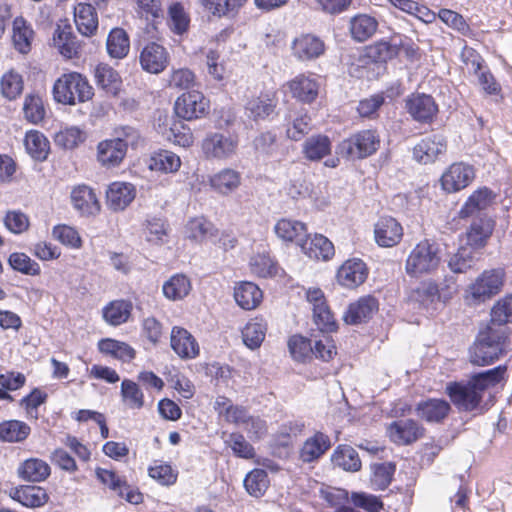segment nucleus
<instances>
[{"instance_id": "obj_42", "label": "nucleus", "mask_w": 512, "mask_h": 512, "mask_svg": "<svg viewBox=\"0 0 512 512\" xmlns=\"http://www.w3.org/2000/svg\"><path fill=\"white\" fill-rule=\"evenodd\" d=\"M94 76L97 86L107 93L116 94L119 90L121 79L111 66L103 63L97 65Z\"/></svg>"}, {"instance_id": "obj_32", "label": "nucleus", "mask_w": 512, "mask_h": 512, "mask_svg": "<svg viewBox=\"0 0 512 512\" xmlns=\"http://www.w3.org/2000/svg\"><path fill=\"white\" fill-rule=\"evenodd\" d=\"M262 297V291L252 282H241L234 290L235 301L245 310L255 309L260 304Z\"/></svg>"}, {"instance_id": "obj_60", "label": "nucleus", "mask_w": 512, "mask_h": 512, "mask_svg": "<svg viewBox=\"0 0 512 512\" xmlns=\"http://www.w3.org/2000/svg\"><path fill=\"white\" fill-rule=\"evenodd\" d=\"M395 471V466L391 463L375 464L373 466V475L371 483L377 490L386 489L391 483L392 476Z\"/></svg>"}, {"instance_id": "obj_29", "label": "nucleus", "mask_w": 512, "mask_h": 512, "mask_svg": "<svg viewBox=\"0 0 512 512\" xmlns=\"http://www.w3.org/2000/svg\"><path fill=\"white\" fill-rule=\"evenodd\" d=\"M332 143L328 136L323 134L308 137L302 145V153L309 161H320L331 153Z\"/></svg>"}, {"instance_id": "obj_56", "label": "nucleus", "mask_w": 512, "mask_h": 512, "mask_svg": "<svg viewBox=\"0 0 512 512\" xmlns=\"http://www.w3.org/2000/svg\"><path fill=\"white\" fill-rule=\"evenodd\" d=\"M85 140V134L78 127H68L55 134L56 145L65 149H73Z\"/></svg>"}, {"instance_id": "obj_11", "label": "nucleus", "mask_w": 512, "mask_h": 512, "mask_svg": "<svg viewBox=\"0 0 512 512\" xmlns=\"http://www.w3.org/2000/svg\"><path fill=\"white\" fill-rule=\"evenodd\" d=\"M170 345L172 350L183 360L196 358L200 347L195 337L185 328L174 326L171 330Z\"/></svg>"}, {"instance_id": "obj_40", "label": "nucleus", "mask_w": 512, "mask_h": 512, "mask_svg": "<svg viewBox=\"0 0 512 512\" xmlns=\"http://www.w3.org/2000/svg\"><path fill=\"white\" fill-rule=\"evenodd\" d=\"M377 27V20L366 14L356 15L350 21L351 35L358 42L366 41L372 37L376 32Z\"/></svg>"}, {"instance_id": "obj_10", "label": "nucleus", "mask_w": 512, "mask_h": 512, "mask_svg": "<svg viewBox=\"0 0 512 512\" xmlns=\"http://www.w3.org/2000/svg\"><path fill=\"white\" fill-rule=\"evenodd\" d=\"M424 429L412 419L393 421L387 427L390 440L398 445H408L422 437Z\"/></svg>"}, {"instance_id": "obj_14", "label": "nucleus", "mask_w": 512, "mask_h": 512, "mask_svg": "<svg viewBox=\"0 0 512 512\" xmlns=\"http://www.w3.org/2000/svg\"><path fill=\"white\" fill-rule=\"evenodd\" d=\"M139 60L144 71L159 74L168 66L169 54L162 45L152 42L142 49Z\"/></svg>"}, {"instance_id": "obj_35", "label": "nucleus", "mask_w": 512, "mask_h": 512, "mask_svg": "<svg viewBox=\"0 0 512 512\" xmlns=\"http://www.w3.org/2000/svg\"><path fill=\"white\" fill-rule=\"evenodd\" d=\"M19 476L26 481L41 482L50 475V466L42 459L30 458L18 468Z\"/></svg>"}, {"instance_id": "obj_61", "label": "nucleus", "mask_w": 512, "mask_h": 512, "mask_svg": "<svg viewBox=\"0 0 512 512\" xmlns=\"http://www.w3.org/2000/svg\"><path fill=\"white\" fill-rule=\"evenodd\" d=\"M23 111L25 118L33 124L39 123L45 116L42 99L36 95H29L25 98Z\"/></svg>"}, {"instance_id": "obj_44", "label": "nucleus", "mask_w": 512, "mask_h": 512, "mask_svg": "<svg viewBox=\"0 0 512 512\" xmlns=\"http://www.w3.org/2000/svg\"><path fill=\"white\" fill-rule=\"evenodd\" d=\"M106 47L110 57L115 59L124 58L130 48L128 35L121 28L112 29L108 35Z\"/></svg>"}, {"instance_id": "obj_50", "label": "nucleus", "mask_w": 512, "mask_h": 512, "mask_svg": "<svg viewBox=\"0 0 512 512\" xmlns=\"http://www.w3.org/2000/svg\"><path fill=\"white\" fill-rule=\"evenodd\" d=\"M512 322V294L498 300L491 310V323L496 327H504Z\"/></svg>"}, {"instance_id": "obj_1", "label": "nucleus", "mask_w": 512, "mask_h": 512, "mask_svg": "<svg viewBox=\"0 0 512 512\" xmlns=\"http://www.w3.org/2000/svg\"><path fill=\"white\" fill-rule=\"evenodd\" d=\"M505 372L506 366L499 365L475 374L467 383L451 382L446 386V393L459 411H473L479 407L483 393L488 388L500 383Z\"/></svg>"}, {"instance_id": "obj_9", "label": "nucleus", "mask_w": 512, "mask_h": 512, "mask_svg": "<svg viewBox=\"0 0 512 512\" xmlns=\"http://www.w3.org/2000/svg\"><path fill=\"white\" fill-rule=\"evenodd\" d=\"M97 479L110 490L117 493L131 504H139L142 502V494L138 491L130 489L127 482L119 477L114 471L105 468H96Z\"/></svg>"}, {"instance_id": "obj_48", "label": "nucleus", "mask_w": 512, "mask_h": 512, "mask_svg": "<svg viewBox=\"0 0 512 512\" xmlns=\"http://www.w3.org/2000/svg\"><path fill=\"white\" fill-rule=\"evenodd\" d=\"M493 193L486 187L476 190L466 201L460 211L462 217H468L479 210L486 209L493 200Z\"/></svg>"}, {"instance_id": "obj_24", "label": "nucleus", "mask_w": 512, "mask_h": 512, "mask_svg": "<svg viewBox=\"0 0 512 512\" xmlns=\"http://www.w3.org/2000/svg\"><path fill=\"white\" fill-rule=\"evenodd\" d=\"M277 100L269 94H262L247 101L245 106L246 115L254 121L268 119L274 114Z\"/></svg>"}, {"instance_id": "obj_37", "label": "nucleus", "mask_w": 512, "mask_h": 512, "mask_svg": "<svg viewBox=\"0 0 512 512\" xmlns=\"http://www.w3.org/2000/svg\"><path fill=\"white\" fill-rule=\"evenodd\" d=\"M31 433L30 426L20 420H5L0 423V441L8 443H20L28 438Z\"/></svg>"}, {"instance_id": "obj_41", "label": "nucleus", "mask_w": 512, "mask_h": 512, "mask_svg": "<svg viewBox=\"0 0 512 512\" xmlns=\"http://www.w3.org/2000/svg\"><path fill=\"white\" fill-rule=\"evenodd\" d=\"M331 461L345 471L356 472L361 468V460L357 451L348 445H340L332 454Z\"/></svg>"}, {"instance_id": "obj_64", "label": "nucleus", "mask_w": 512, "mask_h": 512, "mask_svg": "<svg viewBox=\"0 0 512 512\" xmlns=\"http://www.w3.org/2000/svg\"><path fill=\"white\" fill-rule=\"evenodd\" d=\"M288 347L292 357L297 361H305L313 352L310 340L299 335L289 339Z\"/></svg>"}, {"instance_id": "obj_16", "label": "nucleus", "mask_w": 512, "mask_h": 512, "mask_svg": "<svg viewBox=\"0 0 512 512\" xmlns=\"http://www.w3.org/2000/svg\"><path fill=\"white\" fill-rule=\"evenodd\" d=\"M368 275L366 264L360 259H349L338 269L337 281L346 288H355L365 282Z\"/></svg>"}, {"instance_id": "obj_52", "label": "nucleus", "mask_w": 512, "mask_h": 512, "mask_svg": "<svg viewBox=\"0 0 512 512\" xmlns=\"http://www.w3.org/2000/svg\"><path fill=\"white\" fill-rule=\"evenodd\" d=\"M269 480L267 472L263 469H254L244 479L247 492L255 497L261 496L268 488Z\"/></svg>"}, {"instance_id": "obj_12", "label": "nucleus", "mask_w": 512, "mask_h": 512, "mask_svg": "<svg viewBox=\"0 0 512 512\" xmlns=\"http://www.w3.org/2000/svg\"><path fill=\"white\" fill-rule=\"evenodd\" d=\"M206 110L207 101L198 91L184 93L175 102L176 114L186 120L199 118L206 113Z\"/></svg>"}, {"instance_id": "obj_18", "label": "nucleus", "mask_w": 512, "mask_h": 512, "mask_svg": "<svg viewBox=\"0 0 512 512\" xmlns=\"http://www.w3.org/2000/svg\"><path fill=\"white\" fill-rule=\"evenodd\" d=\"M126 153L125 144L115 138L103 140L97 145V161L106 168L119 166Z\"/></svg>"}, {"instance_id": "obj_34", "label": "nucleus", "mask_w": 512, "mask_h": 512, "mask_svg": "<svg viewBox=\"0 0 512 512\" xmlns=\"http://www.w3.org/2000/svg\"><path fill=\"white\" fill-rule=\"evenodd\" d=\"M12 499L18 501L26 507H40L48 501V495L42 487L24 485L20 488H16L11 493Z\"/></svg>"}, {"instance_id": "obj_26", "label": "nucleus", "mask_w": 512, "mask_h": 512, "mask_svg": "<svg viewBox=\"0 0 512 512\" xmlns=\"http://www.w3.org/2000/svg\"><path fill=\"white\" fill-rule=\"evenodd\" d=\"M210 186L221 195H229L241 185V174L232 168H224L209 178Z\"/></svg>"}, {"instance_id": "obj_39", "label": "nucleus", "mask_w": 512, "mask_h": 512, "mask_svg": "<svg viewBox=\"0 0 512 512\" xmlns=\"http://www.w3.org/2000/svg\"><path fill=\"white\" fill-rule=\"evenodd\" d=\"M148 167L152 171L175 173L181 167V159L174 152L160 150L151 155Z\"/></svg>"}, {"instance_id": "obj_17", "label": "nucleus", "mask_w": 512, "mask_h": 512, "mask_svg": "<svg viewBox=\"0 0 512 512\" xmlns=\"http://www.w3.org/2000/svg\"><path fill=\"white\" fill-rule=\"evenodd\" d=\"M446 150V142L442 135H430L423 138L413 149V155L416 161L421 164L432 163L438 155Z\"/></svg>"}, {"instance_id": "obj_19", "label": "nucleus", "mask_w": 512, "mask_h": 512, "mask_svg": "<svg viewBox=\"0 0 512 512\" xmlns=\"http://www.w3.org/2000/svg\"><path fill=\"white\" fill-rule=\"evenodd\" d=\"M293 55L301 61L318 58L324 53L323 41L311 34L300 35L291 45Z\"/></svg>"}, {"instance_id": "obj_33", "label": "nucleus", "mask_w": 512, "mask_h": 512, "mask_svg": "<svg viewBox=\"0 0 512 512\" xmlns=\"http://www.w3.org/2000/svg\"><path fill=\"white\" fill-rule=\"evenodd\" d=\"M329 448V437L322 432H317L304 442L300 450V458L303 462L310 463L319 459Z\"/></svg>"}, {"instance_id": "obj_62", "label": "nucleus", "mask_w": 512, "mask_h": 512, "mask_svg": "<svg viewBox=\"0 0 512 512\" xmlns=\"http://www.w3.org/2000/svg\"><path fill=\"white\" fill-rule=\"evenodd\" d=\"M187 232L189 238L201 241L213 236L214 225L203 217L194 218L188 222Z\"/></svg>"}, {"instance_id": "obj_59", "label": "nucleus", "mask_w": 512, "mask_h": 512, "mask_svg": "<svg viewBox=\"0 0 512 512\" xmlns=\"http://www.w3.org/2000/svg\"><path fill=\"white\" fill-rule=\"evenodd\" d=\"M23 90L22 77L14 71H9L2 76L1 91L9 100L15 99Z\"/></svg>"}, {"instance_id": "obj_7", "label": "nucleus", "mask_w": 512, "mask_h": 512, "mask_svg": "<svg viewBox=\"0 0 512 512\" xmlns=\"http://www.w3.org/2000/svg\"><path fill=\"white\" fill-rule=\"evenodd\" d=\"M239 138L235 134L208 133L201 142V151L207 160H227L236 155Z\"/></svg>"}, {"instance_id": "obj_27", "label": "nucleus", "mask_w": 512, "mask_h": 512, "mask_svg": "<svg viewBox=\"0 0 512 512\" xmlns=\"http://www.w3.org/2000/svg\"><path fill=\"white\" fill-rule=\"evenodd\" d=\"M71 201L74 208L84 215H94L100 211V204L94 191L86 185H80L72 190Z\"/></svg>"}, {"instance_id": "obj_25", "label": "nucleus", "mask_w": 512, "mask_h": 512, "mask_svg": "<svg viewBox=\"0 0 512 512\" xmlns=\"http://www.w3.org/2000/svg\"><path fill=\"white\" fill-rule=\"evenodd\" d=\"M274 232L283 242H296L299 246L307 235L305 223L283 218L276 222Z\"/></svg>"}, {"instance_id": "obj_46", "label": "nucleus", "mask_w": 512, "mask_h": 512, "mask_svg": "<svg viewBox=\"0 0 512 512\" xmlns=\"http://www.w3.org/2000/svg\"><path fill=\"white\" fill-rule=\"evenodd\" d=\"M267 331V325L263 319L250 320L242 330L244 344L250 349L258 348L263 342Z\"/></svg>"}, {"instance_id": "obj_36", "label": "nucleus", "mask_w": 512, "mask_h": 512, "mask_svg": "<svg viewBox=\"0 0 512 512\" xmlns=\"http://www.w3.org/2000/svg\"><path fill=\"white\" fill-rule=\"evenodd\" d=\"M311 129V118L307 112L301 110L289 115L286 124V136L288 139L300 141Z\"/></svg>"}, {"instance_id": "obj_31", "label": "nucleus", "mask_w": 512, "mask_h": 512, "mask_svg": "<svg viewBox=\"0 0 512 512\" xmlns=\"http://www.w3.org/2000/svg\"><path fill=\"white\" fill-rule=\"evenodd\" d=\"M74 20L82 35L90 36L98 28V18L91 3H79L74 8Z\"/></svg>"}, {"instance_id": "obj_45", "label": "nucleus", "mask_w": 512, "mask_h": 512, "mask_svg": "<svg viewBox=\"0 0 512 512\" xmlns=\"http://www.w3.org/2000/svg\"><path fill=\"white\" fill-rule=\"evenodd\" d=\"M164 296L173 301L181 300L186 297L191 290L190 280L183 274H176L170 277L163 284Z\"/></svg>"}, {"instance_id": "obj_63", "label": "nucleus", "mask_w": 512, "mask_h": 512, "mask_svg": "<svg viewBox=\"0 0 512 512\" xmlns=\"http://www.w3.org/2000/svg\"><path fill=\"white\" fill-rule=\"evenodd\" d=\"M53 238L61 242L63 245L72 248H80L82 245L78 232L68 225H57L52 231Z\"/></svg>"}, {"instance_id": "obj_13", "label": "nucleus", "mask_w": 512, "mask_h": 512, "mask_svg": "<svg viewBox=\"0 0 512 512\" xmlns=\"http://www.w3.org/2000/svg\"><path fill=\"white\" fill-rule=\"evenodd\" d=\"M474 169L464 163H454L441 177L443 189L449 193L467 187L474 179Z\"/></svg>"}, {"instance_id": "obj_28", "label": "nucleus", "mask_w": 512, "mask_h": 512, "mask_svg": "<svg viewBox=\"0 0 512 512\" xmlns=\"http://www.w3.org/2000/svg\"><path fill=\"white\" fill-rule=\"evenodd\" d=\"M451 410L450 404L443 399H428L417 404L416 411L427 422H440Z\"/></svg>"}, {"instance_id": "obj_51", "label": "nucleus", "mask_w": 512, "mask_h": 512, "mask_svg": "<svg viewBox=\"0 0 512 512\" xmlns=\"http://www.w3.org/2000/svg\"><path fill=\"white\" fill-rule=\"evenodd\" d=\"M33 31L26 25L23 18H16L13 22V43L21 53H27L30 49V41Z\"/></svg>"}, {"instance_id": "obj_21", "label": "nucleus", "mask_w": 512, "mask_h": 512, "mask_svg": "<svg viewBox=\"0 0 512 512\" xmlns=\"http://www.w3.org/2000/svg\"><path fill=\"white\" fill-rule=\"evenodd\" d=\"M134 185L127 182H113L106 191L107 205L114 211L124 210L135 198Z\"/></svg>"}, {"instance_id": "obj_6", "label": "nucleus", "mask_w": 512, "mask_h": 512, "mask_svg": "<svg viewBox=\"0 0 512 512\" xmlns=\"http://www.w3.org/2000/svg\"><path fill=\"white\" fill-rule=\"evenodd\" d=\"M504 275V271L499 268L485 270L468 286L466 300L476 305L491 299L501 291Z\"/></svg>"}, {"instance_id": "obj_43", "label": "nucleus", "mask_w": 512, "mask_h": 512, "mask_svg": "<svg viewBox=\"0 0 512 512\" xmlns=\"http://www.w3.org/2000/svg\"><path fill=\"white\" fill-rule=\"evenodd\" d=\"M24 144L28 154L36 160H45L49 153V141L39 131L31 130L26 133Z\"/></svg>"}, {"instance_id": "obj_8", "label": "nucleus", "mask_w": 512, "mask_h": 512, "mask_svg": "<svg viewBox=\"0 0 512 512\" xmlns=\"http://www.w3.org/2000/svg\"><path fill=\"white\" fill-rule=\"evenodd\" d=\"M406 109L410 116L420 123H431L438 113V105L431 95L412 94L406 100Z\"/></svg>"}, {"instance_id": "obj_4", "label": "nucleus", "mask_w": 512, "mask_h": 512, "mask_svg": "<svg viewBox=\"0 0 512 512\" xmlns=\"http://www.w3.org/2000/svg\"><path fill=\"white\" fill-rule=\"evenodd\" d=\"M380 146V137L374 130H362L343 139L336 147V154L347 160L364 159L374 154Z\"/></svg>"}, {"instance_id": "obj_38", "label": "nucleus", "mask_w": 512, "mask_h": 512, "mask_svg": "<svg viewBox=\"0 0 512 512\" xmlns=\"http://www.w3.org/2000/svg\"><path fill=\"white\" fill-rule=\"evenodd\" d=\"M479 260V252L466 245L461 246L449 261L448 267L454 273H466Z\"/></svg>"}, {"instance_id": "obj_54", "label": "nucleus", "mask_w": 512, "mask_h": 512, "mask_svg": "<svg viewBox=\"0 0 512 512\" xmlns=\"http://www.w3.org/2000/svg\"><path fill=\"white\" fill-rule=\"evenodd\" d=\"M121 396L130 408L140 409L144 405V395L134 381L128 379L122 381Z\"/></svg>"}, {"instance_id": "obj_15", "label": "nucleus", "mask_w": 512, "mask_h": 512, "mask_svg": "<svg viewBox=\"0 0 512 512\" xmlns=\"http://www.w3.org/2000/svg\"><path fill=\"white\" fill-rule=\"evenodd\" d=\"M374 236L379 246L393 247L401 241L403 228L396 219L392 217H382L375 224Z\"/></svg>"}, {"instance_id": "obj_30", "label": "nucleus", "mask_w": 512, "mask_h": 512, "mask_svg": "<svg viewBox=\"0 0 512 512\" xmlns=\"http://www.w3.org/2000/svg\"><path fill=\"white\" fill-rule=\"evenodd\" d=\"M288 86L293 97L305 103L313 102L318 95L317 81L303 74L296 76L288 83Z\"/></svg>"}, {"instance_id": "obj_55", "label": "nucleus", "mask_w": 512, "mask_h": 512, "mask_svg": "<svg viewBox=\"0 0 512 512\" xmlns=\"http://www.w3.org/2000/svg\"><path fill=\"white\" fill-rule=\"evenodd\" d=\"M438 286L431 281L422 282L417 288L411 291L409 298L420 305L427 306L438 298Z\"/></svg>"}, {"instance_id": "obj_20", "label": "nucleus", "mask_w": 512, "mask_h": 512, "mask_svg": "<svg viewBox=\"0 0 512 512\" xmlns=\"http://www.w3.org/2000/svg\"><path fill=\"white\" fill-rule=\"evenodd\" d=\"M378 309V302L372 296H364L348 306L344 314V321L356 325L368 321Z\"/></svg>"}, {"instance_id": "obj_53", "label": "nucleus", "mask_w": 512, "mask_h": 512, "mask_svg": "<svg viewBox=\"0 0 512 512\" xmlns=\"http://www.w3.org/2000/svg\"><path fill=\"white\" fill-rule=\"evenodd\" d=\"M367 57L371 58L376 62H386L398 55L396 49L395 37L390 42H378L370 46L366 52Z\"/></svg>"}, {"instance_id": "obj_58", "label": "nucleus", "mask_w": 512, "mask_h": 512, "mask_svg": "<svg viewBox=\"0 0 512 512\" xmlns=\"http://www.w3.org/2000/svg\"><path fill=\"white\" fill-rule=\"evenodd\" d=\"M8 262L14 270L23 274L35 276L40 273V266L38 263L33 261L24 253H12L9 256Z\"/></svg>"}, {"instance_id": "obj_2", "label": "nucleus", "mask_w": 512, "mask_h": 512, "mask_svg": "<svg viewBox=\"0 0 512 512\" xmlns=\"http://www.w3.org/2000/svg\"><path fill=\"white\" fill-rule=\"evenodd\" d=\"M509 348V329L486 325L481 329L470 348V362L486 366L502 357Z\"/></svg>"}, {"instance_id": "obj_49", "label": "nucleus", "mask_w": 512, "mask_h": 512, "mask_svg": "<svg viewBox=\"0 0 512 512\" xmlns=\"http://www.w3.org/2000/svg\"><path fill=\"white\" fill-rule=\"evenodd\" d=\"M102 353L109 354L122 361H130L135 356V350L125 342L114 339H103L98 343Z\"/></svg>"}, {"instance_id": "obj_47", "label": "nucleus", "mask_w": 512, "mask_h": 512, "mask_svg": "<svg viewBox=\"0 0 512 512\" xmlns=\"http://www.w3.org/2000/svg\"><path fill=\"white\" fill-rule=\"evenodd\" d=\"M131 310L132 305L127 301H112L103 309V317L110 325L118 326L129 319Z\"/></svg>"}, {"instance_id": "obj_22", "label": "nucleus", "mask_w": 512, "mask_h": 512, "mask_svg": "<svg viewBox=\"0 0 512 512\" xmlns=\"http://www.w3.org/2000/svg\"><path fill=\"white\" fill-rule=\"evenodd\" d=\"M301 250L311 259L328 260L334 255V246L332 242L321 234H315L313 237L306 235L303 242L300 243Z\"/></svg>"}, {"instance_id": "obj_57", "label": "nucleus", "mask_w": 512, "mask_h": 512, "mask_svg": "<svg viewBox=\"0 0 512 512\" xmlns=\"http://www.w3.org/2000/svg\"><path fill=\"white\" fill-rule=\"evenodd\" d=\"M169 24L173 32L183 34L188 30L190 18L183 6L174 3L169 7Z\"/></svg>"}, {"instance_id": "obj_5", "label": "nucleus", "mask_w": 512, "mask_h": 512, "mask_svg": "<svg viewBox=\"0 0 512 512\" xmlns=\"http://www.w3.org/2000/svg\"><path fill=\"white\" fill-rule=\"evenodd\" d=\"M440 264L439 248L430 240L420 241L409 253L406 263V273L413 277L434 272Z\"/></svg>"}, {"instance_id": "obj_3", "label": "nucleus", "mask_w": 512, "mask_h": 512, "mask_svg": "<svg viewBox=\"0 0 512 512\" xmlns=\"http://www.w3.org/2000/svg\"><path fill=\"white\" fill-rule=\"evenodd\" d=\"M53 93L57 102L75 105L90 100L93 96V88L81 74L71 72L62 75L55 82Z\"/></svg>"}, {"instance_id": "obj_23", "label": "nucleus", "mask_w": 512, "mask_h": 512, "mask_svg": "<svg viewBox=\"0 0 512 512\" xmlns=\"http://www.w3.org/2000/svg\"><path fill=\"white\" fill-rule=\"evenodd\" d=\"M494 228V222L488 217L474 220L466 232V246L478 250L485 246L488 238L491 236Z\"/></svg>"}]
</instances>
